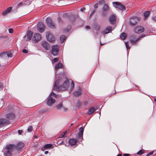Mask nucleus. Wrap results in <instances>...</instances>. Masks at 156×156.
Instances as JSON below:
<instances>
[{
  "label": "nucleus",
  "mask_w": 156,
  "mask_h": 156,
  "mask_svg": "<svg viewBox=\"0 0 156 156\" xmlns=\"http://www.w3.org/2000/svg\"><path fill=\"white\" fill-rule=\"evenodd\" d=\"M62 78L58 74H56L54 84L53 90L56 91H60L68 89L69 93L73 90L74 87V84L73 81H71V85L69 87V82L68 80L65 81L63 84L60 86V83L61 81Z\"/></svg>",
  "instance_id": "f257e3e1"
},
{
  "label": "nucleus",
  "mask_w": 156,
  "mask_h": 156,
  "mask_svg": "<svg viewBox=\"0 0 156 156\" xmlns=\"http://www.w3.org/2000/svg\"><path fill=\"white\" fill-rule=\"evenodd\" d=\"M16 151V146L13 144L7 145L3 150L5 156H11L13 152Z\"/></svg>",
  "instance_id": "f03ea898"
},
{
  "label": "nucleus",
  "mask_w": 156,
  "mask_h": 156,
  "mask_svg": "<svg viewBox=\"0 0 156 156\" xmlns=\"http://www.w3.org/2000/svg\"><path fill=\"white\" fill-rule=\"evenodd\" d=\"M56 95L53 92H52L50 94L49 97L47 98V104L48 106H51L55 102V100L52 98L51 97L55 98L56 97Z\"/></svg>",
  "instance_id": "7ed1b4c3"
},
{
  "label": "nucleus",
  "mask_w": 156,
  "mask_h": 156,
  "mask_svg": "<svg viewBox=\"0 0 156 156\" xmlns=\"http://www.w3.org/2000/svg\"><path fill=\"white\" fill-rule=\"evenodd\" d=\"M46 22L48 26L50 28L52 29L56 28V25L50 18L48 17L46 19Z\"/></svg>",
  "instance_id": "20e7f679"
},
{
  "label": "nucleus",
  "mask_w": 156,
  "mask_h": 156,
  "mask_svg": "<svg viewBox=\"0 0 156 156\" xmlns=\"http://www.w3.org/2000/svg\"><path fill=\"white\" fill-rule=\"evenodd\" d=\"M59 47L58 45H53L52 47L51 53L54 56H56L58 55Z\"/></svg>",
  "instance_id": "39448f33"
},
{
  "label": "nucleus",
  "mask_w": 156,
  "mask_h": 156,
  "mask_svg": "<svg viewBox=\"0 0 156 156\" xmlns=\"http://www.w3.org/2000/svg\"><path fill=\"white\" fill-rule=\"evenodd\" d=\"M113 6L115 8L119 9L120 10H125L126 8L123 6L121 3L117 2H112Z\"/></svg>",
  "instance_id": "423d86ee"
},
{
  "label": "nucleus",
  "mask_w": 156,
  "mask_h": 156,
  "mask_svg": "<svg viewBox=\"0 0 156 156\" xmlns=\"http://www.w3.org/2000/svg\"><path fill=\"white\" fill-rule=\"evenodd\" d=\"M46 37L50 42H52L55 41V38L49 32H47L46 34Z\"/></svg>",
  "instance_id": "0eeeda50"
},
{
  "label": "nucleus",
  "mask_w": 156,
  "mask_h": 156,
  "mask_svg": "<svg viewBox=\"0 0 156 156\" xmlns=\"http://www.w3.org/2000/svg\"><path fill=\"white\" fill-rule=\"evenodd\" d=\"M79 132L78 133V140L79 142H82L83 140V134L84 131V128L81 127L79 129Z\"/></svg>",
  "instance_id": "6e6552de"
},
{
  "label": "nucleus",
  "mask_w": 156,
  "mask_h": 156,
  "mask_svg": "<svg viewBox=\"0 0 156 156\" xmlns=\"http://www.w3.org/2000/svg\"><path fill=\"white\" fill-rule=\"evenodd\" d=\"M41 39V35L39 34H34L32 38V42L34 43H37Z\"/></svg>",
  "instance_id": "1a4fd4ad"
},
{
  "label": "nucleus",
  "mask_w": 156,
  "mask_h": 156,
  "mask_svg": "<svg viewBox=\"0 0 156 156\" xmlns=\"http://www.w3.org/2000/svg\"><path fill=\"white\" fill-rule=\"evenodd\" d=\"M37 27V29L40 32H43L44 30L45 26L42 23H38Z\"/></svg>",
  "instance_id": "9d476101"
},
{
  "label": "nucleus",
  "mask_w": 156,
  "mask_h": 156,
  "mask_svg": "<svg viewBox=\"0 0 156 156\" xmlns=\"http://www.w3.org/2000/svg\"><path fill=\"white\" fill-rule=\"evenodd\" d=\"M134 30L136 33L140 34L144 31V29L142 27L137 26L134 28Z\"/></svg>",
  "instance_id": "9b49d317"
},
{
  "label": "nucleus",
  "mask_w": 156,
  "mask_h": 156,
  "mask_svg": "<svg viewBox=\"0 0 156 156\" xmlns=\"http://www.w3.org/2000/svg\"><path fill=\"white\" fill-rule=\"evenodd\" d=\"M139 20V18L137 17H134L131 18L129 21V24L134 25L138 22Z\"/></svg>",
  "instance_id": "f8f14e48"
},
{
  "label": "nucleus",
  "mask_w": 156,
  "mask_h": 156,
  "mask_svg": "<svg viewBox=\"0 0 156 156\" xmlns=\"http://www.w3.org/2000/svg\"><path fill=\"white\" fill-rule=\"evenodd\" d=\"M15 146H16V151L17 150V152L19 153L20 151L23 147L24 144L22 142H20L18 143L17 145Z\"/></svg>",
  "instance_id": "ddd939ff"
},
{
  "label": "nucleus",
  "mask_w": 156,
  "mask_h": 156,
  "mask_svg": "<svg viewBox=\"0 0 156 156\" xmlns=\"http://www.w3.org/2000/svg\"><path fill=\"white\" fill-rule=\"evenodd\" d=\"M109 22L111 24H114L116 22V16L113 14L110 16L108 18Z\"/></svg>",
  "instance_id": "4468645a"
},
{
  "label": "nucleus",
  "mask_w": 156,
  "mask_h": 156,
  "mask_svg": "<svg viewBox=\"0 0 156 156\" xmlns=\"http://www.w3.org/2000/svg\"><path fill=\"white\" fill-rule=\"evenodd\" d=\"M42 46L46 50H49L50 49V46L48 43L45 41H43L41 42Z\"/></svg>",
  "instance_id": "2eb2a0df"
},
{
  "label": "nucleus",
  "mask_w": 156,
  "mask_h": 156,
  "mask_svg": "<svg viewBox=\"0 0 156 156\" xmlns=\"http://www.w3.org/2000/svg\"><path fill=\"white\" fill-rule=\"evenodd\" d=\"M77 142V140L74 138H71L69 140V144L71 146H74L75 145Z\"/></svg>",
  "instance_id": "dca6fc26"
},
{
  "label": "nucleus",
  "mask_w": 156,
  "mask_h": 156,
  "mask_svg": "<svg viewBox=\"0 0 156 156\" xmlns=\"http://www.w3.org/2000/svg\"><path fill=\"white\" fill-rule=\"evenodd\" d=\"M81 94V88L80 87H79L78 89L77 90L75 91L74 92V94L75 96L80 95Z\"/></svg>",
  "instance_id": "f3484780"
},
{
  "label": "nucleus",
  "mask_w": 156,
  "mask_h": 156,
  "mask_svg": "<svg viewBox=\"0 0 156 156\" xmlns=\"http://www.w3.org/2000/svg\"><path fill=\"white\" fill-rule=\"evenodd\" d=\"M145 36V35L142 34L141 35H140L139 36V37L136 40H135V39H131L130 40V41L131 43H135L136 41H138L140 38H142L143 37H144Z\"/></svg>",
  "instance_id": "a211bd4d"
},
{
  "label": "nucleus",
  "mask_w": 156,
  "mask_h": 156,
  "mask_svg": "<svg viewBox=\"0 0 156 156\" xmlns=\"http://www.w3.org/2000/svg\"><path fill=\"white\" fill-rule=\"evenodd\" d=\"M63 65L62 63L59 62L55 66V69L57 71L59 69L63 68Z\"/></svg>",
  "instance_id": "6ab92c4d"
},
{
  "label": "nucleus",
  "mask_w": 156,
  "mask_h": 156,
  "mask_svg": "<svg viewBox=\"0 0 156 156\" xmlns=\"http://www.w3.org/2000/svg\"><path fill=\"white\" fill-rule=\"evenodd\" d=\"M33 35V32L31 31H28L27 33V38L26 39V41H28L30 40Z\"/></svg>",
  "instance_id": "aec40b11"
},
{
  "label": "nucleus",
  "mask_w": 156,
  "mask_h": 156,
  "mask_svg": "<svg viewBox=\"0 0 156 156\" xmlns=\"http://www.w3.org/2000/svg\"><path fill=\"white\" fill-rule=\"evenodd\" d=\"M12 9V8L11 7H9L5 11L2 12V15L4 16L6 15L8 13L10 12Z\"/></svg>",
  "instance_id": "412c9836"
},
{
  "label": "nucleus",
  "mask_w": 156,
  "mask_h": 156,
  "mask_svg": "<svg viewBox=\"0 0 156 156\" xmlns=\"http://www.w3.org/2000/svg\"><path fill=\"white\" fill-rule=\"evenodd\" d=\"M57 108L59 110H62V109H63L65 111L67 110V109L66 108H64L62 105V103H61L56 106Z\"/></svg>",
  "instance_id": "4be33fe9"
},
{
  "label": "nucleus",
  "mask_w": 156,
  "mask_h": 156,
  "mask_svg": "<svg viewBox=\"0 0 156 156\" xmlns=\"http://www.w3.org/2000/svg\"><path fill=\"white\" fill-rule=\"evenodd\" d=\"M63 16L64 17H68L69 16H71V17H73V20H74L75 19V16L71 12L69 13H66L63 15Z\"/></svg>",
  "instance_id": "5701e85b"
},
{
  "label": "nucleus",
  "mask_w": 156,
  "mask_h": 156,
  "mask_svg": "<svg viewBox=\"0 0 156 156\" xmlns=\"http://www.w3.org/2000/svg\"><path fill=\"white\" fill-rule=\"evenodd\" d=\"M96 110V109L94 107H91L89 109L87 112V114L88 115L92 114Z\"/></svg>",
  "instance_id": "b1692460"
},
{
  "label": "nucleus",
  "mask_w": 156,
  "mask_h": 156,
  "mask_svg": "<svg viewBox=\"0 0 156 156\" xmlns=\"http://www.w3.org/2000/svg\"><path fill=\"white\" fill-rule=\"evenodd\" d=\"M6 117L9 119H12L15 118V115L13 114L9 113L7 115Z\"/></svg>",
  "instance_id": "393cba45"
},
{
  "label": "nucleus",
  "mask_w": 156,
  "mask_h": 156,
  "mask_svg": "<svg viewBox=\"0 0 156 156\" xmlns=\"http://www.w3.org/2000/svg\"><path fill=\"white\" fill-rule=\"evenodd\" d=\"M92 27L94 30L97 31L99 30L100 29V26L97 24H95L93 25Z\"/></svg>",
  "instance_id": "a878e982"
},
{
  "label": "nucleus",
  "mask_w": 156,
  "mask_h": 156,
  "mask_svg": "<svg viewBox=\"0 0 156 156\" xmlns=\"http://www.w3.org/2000/svg\"><path fill=\"white\" fill-rule=\"evenodd\" d=\"M150 11H145L144 14V16L145 18H144V20L147 18L150 15Z\"/></svg>",
  "instance_id": "bb28decb"
},
{
  "label": "nucleus",
  "mask_w": 156,
  "mask_h": 156,
  "mask_svg": "<svg viewBox=\"0 0 156 156\" xmlns=\"http://www.w3.org/2000/svg\"><path fill=\"white\" fill-rule=\"evenodd\" d=\"M52 145L51 144H47L44 145V148L45 149H50V148H53L52 147Z\"/></svg>",
  "instance_id": "cd10ccee"
},
{
  "label": "nucleus",
  "mask_w": 156,
  "mask_h": 156,
  "mask_svg": "<svg viewBox=\"0 0 156 156\" xmlns=\"http://www.w3.org/2000/svg\"><path fill=\"white\" fill-rule=\"evenodd\" d=\"M7 123L6 119H0V124L1 125L5 124Z\"/></svg>",
  "instance_id": "c85d7f7f"
},
{
  "label": "nucleus",
  "mask_w": 156,
  "mask_h": 156,
  "mask_svg": "<svg viewBox=\"0 0 156 156\" xmlns=\"http://www.w3.org/2000/svg\"><path fill=\"white\" fill-rule=\"evenodd\" d=\"M126 34L124 33H122L120 35V38L123 40L126 38Z\"/></svg>",
  "instance_id": "c756f323"
},
{
  "label": "nucleus",
  "mask_w": 156,
  "mask_h": 156,
  "mask_svg": "<svg viewBox=\"0 0 156 156\" xmlns=\"http://www.w3.org/2000/svg\"><path fill=\"white\" fill-rule=\"evenodd\" d=\"M66 36L64 35H62L60 36V39L61 43H63L64 42L66 39Z\"/></svg>",
  "instance_id": "7c9ffc66"
},
{
  "label": "nucleus",
  "mask_w": 156,
  "mask_h": 156,
  "mask_svg": "<svg viewBox=\"0 0 156 156\" xmlns=\"http://www.w3.org/2000/svg\"><path fill=\"white\" fill-rule=\"evenodd\" d=\"M71 28V26L70 25H68L67 27V28L65 29L64 31L66 33L69 32Z\"/></svg>",
  "instance_id": "2f4dec72"
},
{
  "label": "nucleus",
  "mask_w": 156,
  "mask_h": 156,
  "mask_svg": "<svg viewBox=\"0 0 156 156\" xmlns=\"http://www.w3.org/2000/svg\"><path fill=\"white\" fill-rule=\"evenodd\" d=\"M106 29L108 31V33H109L111 32L112 28L111 26H107Z\"/></svg>",
  "instance_id": "473e14b6"
},
{
  "label": "nucleus",
  "mask_w": 156,
  "mask_h": 156,
  "mask_svg": "<svg viewBox=\"0 0 156 156\" xmlns=\"http://www.w3.org/2000/svg\"><path fill=\"white\" fill-rule=\"evenodd\" d=\"M31 1L30 0H27L23 3V5H29L31 3Z\"/></svg>",
  "instance_id": "72a5a7b5"
},
{
  "label": "nucleus",
  "mask_w": 156,
  "mask_h": 156,
  "mask_svg": "<svg viewBox=\"0 0 156 156\" xmlns=\"http://www.w3.org/2000/svg\"><path fill=\"white\" fill-rule=\"evenodd\" d=\"M108 10H102V15L103 16H106L108 13Z\"/></svg>",
  "instance_id": "f704fd0d"
},
{
  "label": "nucleus",
  "mask_w": 156,
  "mask_h": 156,
  "mask_svg": "<svg viewBox=\"0 0 156 156\" xmlns=\"http://www.w3.org/2000/svg\"><path fill=\"white\" fill-rule=\"evenodd\" d=\"M109 9V7L108 5L105 4L102 10H108Z\"/></svg>",
  "instance_id": "c9c22d12"
},
{
  "label": "nucleus",
  "mask_w": 156,
  "mask_h": 156,
  "mask_svg": "<svg viewBox=\"0 0 156 156\" xmlns=\"http://www.w3.org/2000/svg\"><path fill=\"white\" fill-rule=\"evenodd\" d=\"M101 33L104 35H105L108 33V32L106 28L104 30H102Z\"/></svg>",
  "instance_id": "e433bc0d"
},
{
  "label": "nucleus",
  "mask_w": 156,
  "mask_h": 156,
  "mask_svg": "<svg viewBox=\"0 0 156 156\" xmlns=\"http://www.w3.org/2000/svg\"><path fill=\"white\" fill-rule=\"evenodd\" d=\"M58 58H54L52 61V64L55 63L58 60Z\"/></svg>",
  "instance_id": "4c0bfd02"
},
{
  "label": "nucleus",
  "mask_w": 156,
  "mask_h": 156,
  "mask_svg": "<svg viewBox=\"0 0 156 156\" xmlns=\"http://www.w3.org/2000/svg\"><path fill=\"white\" fill-rule=\"evenodd\" d=\"M144 153V151H143L142 150H140L137 153V154L139 155H141L143 154Z\"/></svg>",
  "instance_id": "58836bf2"
},
{
  "label": "nucleus",
  "mask_w": 156,
  "mask_h": 156,
  "mask_svg": "<svg viewBox=\"0 0 156 156\" xmlns=\"http://www.w3.org/2000/svg\"><path fill=\"white\" fill-rule=\"evenodd\" d=\"M7 55L8 57H12V54L9 52H8Z\"/></svg>",
  "instance_id": "ea45409f"
},
{
  "label": "nucleus",
  "mask_w": 156,
  "mask_h": 156,
  "mask_svg": "<svg viewBox=\"0 0 156 156\" xmlns=\"http://www.w3.org/2000/svg\"><path fill=\"white\" fill-rule=\"evenodd\" d=\"M32 130V127L31 126H30L27 129V131L29 132H31Z\"/></svg>",
  "instance_id": "a19ab883"
},
{
  "label": "nucleus",
  "mask_w": 156,
  "mask_h": 156,
  "mask_svg": "<svg viewBox=\"0 0 156 156\" xmlns=\"http://www.w3.org/2000/svg\"><path fill=\"white\" fill-rule=\"evenodd\" d=\"M125 44L126 46V47L127 49H129L130 48V47L128 45V42H126L125 43Z\"/></svg>",
  "instance_id": "79ce46f5"
},
{
  "label": "nucleus",
  "mask_w": 156,
  "mask_h": 156,
  "mask_svg": "<svg viewBox=\"0 0 156 156\" xmlns=\"http://www.w3.org/2000/svg\"><path fill=\"white\" fill-rule=\"evenodd\" d=\"M154 152V151L151 152H150L149 153L147 154L146 156H150L153 154Z\"/></svg>",
  "instance_id": "37998d69"
},
{
  "label": "nucleus",
  "mask_w": 156,
  "mask_h": 156,
  "mask_svg": "<svg viewBox=\"0 0 156 156\" xmlns=\"http://www.w3.org/2000/svg\"><path fill=\"white\" fill-rule=\"evenodd\" d=\"M131 39H135V40H136L137 39L136 38V37L135 36V35H132L131 37H130V40Z\"/></svg>",
  "instance_id": "c03bdc74"
},
{
  "label": "nucleus",
  "mask_w": 156,
  "mask_h": 156,
  "mask_svg": "<svg viewBox=\"0 0 156 156\" xmlns=\"http://www.w3.org/2000/svg\"><path fill=\"white\" fill-rule=\"evenodd\" d=\"M22 133H23V131L22 130H18V133L19 135H21L22 134Z\"/></svg>",
  "instance_id": "a18cd8bd"
},
{
  "label": "nucleus",
  "mask_w": 156,
  "mask_h": 156,
  "mask_svg": "<svg viewBox=\"0 0 156 156\" xmlns=\"http://www.w3.org/2000/svg\"><path fill=\"white\" fill-rule=\"evenodd\" d=\"M9 32L10 33H13V30L12 29H9Z\"/></svg>",
  "instance_id": "49530a36"
},
{
  "label": "nucleus",
  "mask_w": 156,
  "mask_h": 156,
  "mask_svg": "<svg viewBox=\"0 0 156 156\" xmlns=\"http://www.w3.org/2000/svg\"><path fill=\"white\" fill-rule=\"evenodd\" d=\"M22 52L24 53H27L28 52L25 49H23L22 51Z\"/></svg>",
  "instance_id": "de8ad7c7"
},
{
  "label": "nucleus",
  "mask_w": 156,
  "mask_h": 156,
  "mask_svg": "<svg viewBox=\"0 0 156 156\" xmlns=\"http://www.w3.org/2000/svg\"><path fill=\"white\" fill-rule=\"evenodd\" d=\"M152 19L154 21H156V16L152 17Z\"/></svg>",
  "instance_id": "09e8293b"
},
{
  "label": "nucleus",
  "mask_w": 156,
  "mask_h": 156,
  "mask_svg": "<svg viewBox=\"0 0 156 156\" xmlns=\"http://www.w3.org/2000/svg\"><path fill=\"white\" fill-rule=\"evenodd\" d=\"M85 28L87 30L89 29L90 28V27L89 26H87L85 27Z\"/></svg>",
  "instance_id": "8fccbe9b"
},
{
  "label": "nucleus",
  "mask_w": 156,
  "mask_h": 156,
  "mask_svg": "<svg viewBox=\"0 0 156 156\" xmlns=\"http://www.w3.org/2000/svg\"><path fill=\"white\" fill-rule=\"evenodd\" d=\"M98 6V3L94 5V8L95 9H97Z\"/></svg>",
  "instance_id": "3c124183"
},
{
  "label": "nucleus",
  "mask_w": 156,
  "mask_h": 156,
  "mask_svg": "<svg viewBox=\"0 0 156 156\" xmlns=\"http://www.w3.org/2000/svg\"><path fill=\"white\" fill-rule=\"evenodd\" d=\"M61 20L60 17H58V22H59V23L61 21Z\"/></svg>",
  "instance_id": "603ef678"
},
{
  "label": "nucleus",
  "mask_w": 156,
  "mask_h": 156,
  "mask_svg": "<svg viewBox=\"0 0 156 156\" xmlns=\"http://www.w3.org/2000/svg\"><path fill=\"white\" fill-rule=\"evenodd\" d=\"M3 88V86H2V84L0 83V89H2Z\"/></svg>",
  "instance_id": "864d4df0"
},
{
  "label": "nucleus",
  "mask_w": 156,
  "mask_h": 156,
  "mask_svg": "<svg viewBox=\"0 0 156 156\" xmlns=\"http://www.w3.org/2000/svg\"><path fill=\"white\" fill-rule=\"evenodd\" d=\"M129 154H123V156H129Z\"/></svg>",
  "instance_id": "5fc2aeb1"
},
{
  "label": "nucleus",
  "mask_w": 156,
  "mask_h": 156,
  "mask_svg": "<svg viewBox=\"0 0 156 156\" xmlns=\"http://www.w3.org/2000/svg\"><path fill=\"white\" fill-rule=\"evenodd\" d=\"M23 4V3L22 2H20L18 5V7H19L21 5H22Z\"/></svg>",
  "instance_id": "6e6d98bb"
},
{
  "label": "nucleus",
  "mask_w": 156,
  "mask_h": 156,
  "mask_svg": "<svg viewBox=\"0 0 156 156\" xmlns=\"http://www.w3.org/2000/svg\"><path fill=\"white\" fill-rule=\"evenodd\" d=\"M64 144L63 141H62L61 143L58 144L59 145H61Z\"/></svg>",
  "instance_id": "4d7b16f0"
},
{
  "label": "nucleus",
  "mask_w": 156,
  "mask_h": 156,
  "mask_svg": "<svg viewBox=\"0 0 156 156\" xmlns=\"http://www.w3.org/2000/svg\"><path fill=\"white\" fill-rule=\"evenodd\" d=\"M85 8H81L80 9V11H83V10H85Z\"/></svg>",
  "instance_id": "13d9d810"
},
{
  "label": "nucleus",
  "mask_w": 156,
  "mask_h": 156,
  "mask_svg": "<svg viewBox=\"0 0 156 156\" xmlns=\"http://www.w3.org/2000/svg\"><path fill=\"white\" fill-rule=\"evenodd\" d=\"M65 135H64V133H63L61 135V138H62V137H64V136H65Z\"/></svg>",
  "instance_id": "bf43d9fd"
},
{
  "label": "nucleus",
  "mask_w": 156,
  "mask_h": 156,
  "mask_svg": "<svg viewBox=\"0 0 156 156\" xmlns=\"http://www.w3.org/2000/svg\"><path fill=\"white\" fill-rule=\"evenodd\" d=\"M103 2H104V1H100L99 2V3L100 4H101L103 3Z\"/></svg>",
  "instance_id": "052dcab7"
},
{
  "label": "nucleus",
  "mask_w": 156,
  "mask_h": 156,
  "mask_svg": "<svg viewBox=\"0 0 156 156\" xmlns=\"http://www.w3.org/2000/svg\"><path fill=\"white\" fill-rule=\"evenodd\" d=\"M67 133V130H66L63 133H64V135H66V134Z\"/></svg>",
  "instance_id": "680f3d73"
},
{
  "label": "nucleus",
  "mask_w": 156,
  "mask_h": 156,
  "mask_svg": "<svg viewBox=\"0 0 156 156\" xmlns=\"http://www.w3.org/2000/svg\"><path fill=\"white\" fill-rule=\"evenodd\" d=\"M67 133V130H66L63 133H64V135H66V134Z\"/></svg>",
  "instance_id": "e2e57ef3"
},
{
  "label": "nucleus",
  "mask_w": 156,
  "mask_h": 156,
  "mask_svg": "<svg viewBox=\"0 0 156 156\" xmlns=\"http://www.w3.org/2000/svg\"><path fill=\"white\" fill-rule=\"evenodd\" d=\"M67 133V130H66L63 133H64V135H66V134Z\"/></svg>",
  "instance_id": "0e129e2a"
},
{
  "label": "nucleus",
  "mask_w": 156,
  "mask_h": 156,
  "mask_svg": "<svg viewBox=\"0 0 156 156\" xmlns=\"http://www.w3.org/2000/svg\"><path fill=\"white\" fill-rule=\"evenodd\" d=\"M94 13V11H93L92 12V13L90 14V16H91Z\"/></svg>",
  "instance_id": "69168bd1"
},
{
  "label": "nucleus",
  "mask_w": 156,
  "mask_h": 156,
  "mask_svg": "<svg viewBox=\"0 0 156 156\" xmlns=\"http://www.w3.org/2000/svg\"><path fill=\"white\" fill-rule=\"evenodd\" d=\"M48 151H45L44 152V154H48Z\"/></svg>",
  "instance_id": "338daca9"
},
{
  "label": "nucleus",
  "mask_w": 156,
  "mask_h": 156,
  "mask_svg": "<svg viewBox=\"0 0 156 156\" xmlns=\"http://www.w3.org/2000/svg\"><path fill=\"white\" fill-rule=\"evenodd\" d=\"M116 156H122V155L121 154H119Z\"/></svg>",
  "instance_id": "774afa93"
}]
</instances>
